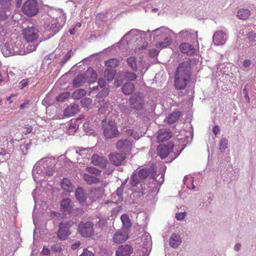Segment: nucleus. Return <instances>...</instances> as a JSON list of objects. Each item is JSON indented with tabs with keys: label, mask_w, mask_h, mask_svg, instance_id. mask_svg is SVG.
<instances>
[{
	"label": "nucleus",
	"mask_w": 256,
	"mask_h": 256,
	"mask_svg": "<svg viewBox=\"0 0 256 256\" xmlns=\"http://www.w3.org/2000/svg\"><path fill=\"white\" fill-rule=\"evenodd\" d=\"M156 168L154 166L152 165L150 168H144L140 170H136L132 172L130 180V184L132 187H136L138 184H140L141 188L138 190L135 191L134 192V196H135V195L138 197L143 196L145 193L146 184H142V182L149 176H150L152 179L154 180L160 184L163 183L164 181V173L161 172L160 176L158 179V178L159 175L156 176Z\"/></svg>",
	"instance_id": "nucleus-1"
},
{
	"label": "nucleus",
	"mask_w": 256,
	"mask_h": 256,
	"mask_svg": "<svg viewBox=\"0 0 256 256\" xmlns=\"http://www.w3.org/2000/svg\"><path fill=\"white\" fill-rule=\"evenodd\" d=\"M191 73V65L188 62H184L178 64L175 72L174 86L176 90H184L190 80Z\"/></svg>",
	"instance_id": "nucleus-2"
},
{
	"label": "nucleus",
	"mask_w": 256,
	"mask_h": 256,
	"mask_svg": "<svg viewBox=\"0 0 256 256\" xmlns=\"http://www.w3.org/2000/svg\"><path fill=\"white\" fill-rule=\"evenodd\" d=\"M38 30L33 26H28L23 29L22 34L24 39L27 42L26 44V49L28 52H32L36 50L38 46L42 40H38Z\"/></svg>",
	"instance_id": "nucleus-3"
},
{
	"label": "nucleus",
	"mask_w": 256,
	"mask_h": 256,
	"mask_svg": "<svg viewBox=\"0 0 256 256\" xmlns=\"http://www.w3.org/2000/svg\"><path fill=\"white\" fill-rule=\"evenodd\" d=\"M56 160L50 158H44L38 162L32 169L33 178H36V173L42 176L53 175L56 170Z\"/></svg>",
	"instance_id": "nucleus-4"
},
{
	"label": "nucleus",
	"mask_w": 256,
	"mask_h": 256,
	"mask_svg": "<svg viewBox=\"0 0 256 256\" xmlns=\"http://www.w3.org/2000/svg\"><path fill=\"white\" fill-rule=\"evenodd\" d=\"M102 126L106 138L112 139L118 136L119 132L114 120L106 118L102 120Z\"/></svg>",
	"instance_id": "nucleus-5"
},
{
	"label": "nucleus",
	"mask_w": 256,
	"mask_h": 256,
	"mask_svg": "<svg viewBox=\"0 0 256 256\" xmlns=\"http://www.w3.org/2000/svg\"><path fill=\"white\" fill-rule=\"evenodd\" d=\"M126 62L128 66L133 72H136L139 67L142 76H144L148 69L146 62H144L140 58L138 60V58L135 56L128 57L126 60Z\"/></svg>",
	"instance_id": "nucleus-6"
},
{
	"label": "nucleus",
	"mask_w": 256,
	"mask_h": 256,
	"mask_svg": "<svg viewBox=\"0 0 256 256\" xmlns=\"http://www.w3.org/2000/svg\"><path fill=\"white\" fill-rule=\"evenodd\" d=\"M129 104L131 108L136 110H141L146 106L145 98L142 92H135L129 98Z\"/></svg>",
	"instance_id": "nucleus-7"
},
{
	"label": "nucleus",
	"mask_w": 256,
	"mask_h": 256,
	"mask_svg": "<svg viewBox=\"0 0 256 256\" xmlns=\"http://www.w3.org/2000/svg\"><path fill=\"white\" fill-rule=\"evenodd\" d=\"M2 53L5 57H8L18 54L20 48L15 42L11 40L0 44Z\"/></svg>",
	"instance_id": "nucleus-8"
},
{
	"label": "nucleus",
	"mask_w": 256,
	"mask_h": 256,
	"mask_svg": "<svg viewBox=\"0 0 256 256\" xmlns=\"http://www.w3.org/2000/svg\"><path fill=\"white\" fill-rule=\"evenodd\" d=\"M74 224V222L70 220L63 221L59 224L57 236L60 240H64L68 239V236L71 234L70 228Z\"/></svg>",
	"instance_id": "nucleus-9"
},
{
	"label": "nucleus",
	"mask_w": 256,
	"mask_h": 256,
	"mask_svg": "<svg viewBox=\"0 0 256 256\" xmlns=\"http://www.w3.org/2000/svg\"><path fill=\"white\" fill-rule=\"evenodd\" d=\"M22 12L28 16L36 15L38 12V6L35 0H27L22 5Z\"/></svg>",
	"instance_id": "nucleus-10"
},
{
	"label": "nucleus",
	"mask_w": 256,
	"mask_h": 256,
	"mask_svg": "<svg viewBox=\"0 0 256 256\" xmlns=\"http://www.w3.org/2000/svg\"><path fill=\"white\" fill-rule=\"evenodd\" d=\"M78 230L82 236L90 238L94 232V224L90 222H81L79 224Z\"/></svg>",
	"instance_id": "nucleus-11"
},
{
	"label": "nucleus",
	"mask_w": 256,
	"mask_h": 256,
	"mask_svg": "<svg viewBox=\"0 0 256 256\" xmlns=\"http://www.w3.org/2000/svg\"><path fill=\"white\" fill-rule=\"evenodd\" d=\"M132 142L129 139H121L116 144V148L124 154H130L132 148Z\"/></svg>",
	"instance_id": "nucleus-12"
},
{
	"label": "nucleus",
	"mask_w": 256,
	"mask_h": 256,
	"mask_svg": "<svg viewBox=\"0 0 256 256\" xmlns=\"http://www.w3.org/2000/svg\"><path fill=\"white\" fill-rule=\"evenodd\" d=\"M174 146V144L172 142H169L167 145L160 144L157 148V154L162 159L165 158L172 154V150Z\"/></svg>",
	"instance_id": "nucleus-13"
},
{
	"label": "nucleus",
	"mask_w": 256,
	"mask_h": 256,
	"mask_svg": "<svg viewBox=\"0 0 256 256\" xmlns=\"http://www.w3.org/2000/svg\"><path fill=\"white\" fill-rule=\"evenodd\" d=\"M74 206V204L70 198H64L60 202V210L66 216H70L73 212Z\"/></svg>",
	"instance_id": "nucleus-14"
},
{
	"label": "nucleus",
	"mask_w": 256,
	"mask_h": 256,
	"mask_svg": "<svg viewBox=\"0 0 256 256\" xmlns=\"http://www.w3.org/2000/svg\"><path fill=\"white\" fill-rule=\"evenodd\" d=\"M12 0H0V20H4L10 14V5Z\"/></svg>",
	"instance_id": "nucleus-15"
},
{
	"label": "nucleus",
	"mask_w": 256,
	"mask_h": 256,
	"mask_svg": "<svg viewBox=\"0 0 256 256\" xmlns=\"http://www.w3.org/2000/svg\"><path fill=\"white\" fill-rule=\"evenodd\" d=\"M62 26L58 22L47 24L45 26V34L47 36V39L54 36L62 29Z\"/></svg>",
	"instance_id": "nucleus-16"
},
{
	"label": "nucleus",
	"mask_w": 256,
	"mask_h": 256,
	"mask_svg": "<svg viewBox=\"0 0 256 256\" xmlns=\"http://www.w3.org/2000/svg\"><path fill=\"white\" fill-rule=\"evenodd\" d=\"M228 38V34L222 31L218 30L213 35V42L215 45H223L226 42Z\"/></svg>",
	"instance_id": "nucleus-17"
},
{
	"label": "nucleus",
	"mask_w": 256,
	"mask_h": 256,
	"mask_svg": "<svg viewBox=\"0 0 256 256\" xmlns=\"http://www.w3.org/2000/svg\"><path fill=\"white\" fill-rule=\"evenodd\" d=\"M152 32H153L154 40H158L159 37L160 38H163L164 36H167L168 34L173 35L174 34L172 30L164 26L156 28L152 30Z\"/></svg>",
	"instance_id": "nucleus-18"
},
{
	"label": "nucleus",
	"mask_w": 256,
	"mask_h": 256,
	"mask_svg": "<svg viewBox=\"0 0 256 256\" xmlns=\"http://www.w3.org/2000/svg\"><path fill=\"white\" fill-rule=\"evenodd\" d=\"M128 230L122 229L116 232L113 237L114 242L118 244L124 242L128 238Z\"/></svg>",
	"instance_id": "nucleus-19"
},
{
	"label": "nucleus",
	"mask_w": 256,
	"mask_h": 256,
	"mask_svg": "<svg viewBox=\"0 0 256 256\" xmlns=\"http://www.w3.org/2000/svg\"><path fill=\"white\" fill-rule=\"evenodd\" d=\"M124 155V154L113 152L109 154V158L112 164L118 166L120 165L125 160L126 156Z\"/></svg>",
	"instance_id": "nucleus-20"
},
{
	"label": "nucleus",
	"mask_w": 256,
	"mask_h": 256,
	"mask_svg": "<svg viewBox=\"0 0 256 256\" xmlns=\"http://www.w3.org/2000/svg\"><path fill=\"white\" fill-rule=\"evenodd\" d=\"M134 252L132 246L128 244H123L120 246L116 250V256H130Z\"/></svg>",
	"instance_id": "nucleus-21"
},
{
	"label": "nucleus",
	"mask_w": 256,
	"mask_h": 256,
	"mask_svg": "<svg viewBox=\"0 0 256 256\" xmlns=\"http://www.w3.org/2000/svg\"><path fill=\"white\" fill-rule=\"evenodd\" d=\"M172 136V132L170 130L162 129L158 132L156 138L158 142H161L168 140Z\"/></svg>",
	"instance_id": "nucleus-22"
},
{
	"label": "nucleus",
	"mask_w": 256,
	"mask_h": 256,
	"mask_svg": "<svg viewBox=\"0 0 256 256\" xmlns=\"http://www.w3.org/2000/svg\"><path fill=\"white\" fill-rule=\"evenodd\" d=\"M91 162L95 166H98L100 168H104L106 166L107 160L102 156L94 154L92 156Z\"/></svg>",
	"instance_id": "nucleus-23"
},
{
	"label": "nucleus",
	"mask_w": 256,
	"mask_h": 256,
	"mask_svg": "<svg viewBox=\"0 0 256 256\" xmlns=\"http://www.w3.org/2000/svg\"><path fill=\"white\" fill-rule=\"evenodd\" d=\"M180 49L183 54H186L188 56H192L196 52L194 46L188 43L184 42L180 44Z\"/></svg>",
	"instance_id": "nucleus-24"
},
{
	"label": "nucleus",
	"mask_w": 256,
	"mask_h": 256,
	"mask_svg": "<svg viewBox=\"0 0 256 256\" xmlns=\"http://www.w3.org/2000/svg\"><path fill=\"white\" fill-rule=\"evenodd\" d=\"M78 111L79 106L76 104H72L64 110V116L66 117H70L74 116Z\"/></svg>",
	"instance_id": "nucleus-25"
},
{
	"label": "nucleus",
	"mask_w": 256,
	"mask_h": 256,
	"mask_svg": "<svg viewBox=\"0 0 256 256\" xmlns=\"http://www.w3.org/2000/svg\"><path fill=\"white\" fill-rule=\"evenodd\" d=\"M182 242V238L178 234H172L169 240V244L174 248H177Z\"/></svg>",
	"instance_id": "nucleus-26"
},
{
	"label": "nucleus",
	"mask_w": 256,
	"mask_h": 256,
	"mask_svg": "<svg viewBox=\"0 0 256 256\" xmlns=\"http://www.w3.org/2000/svg\"><path fill=\"white\" fill-rule=\"evenodd\" d=\"M75 196L78 202L82 204H86V196L82 188H78L75 192Z\"/></svg>",
	"instance_id": "nucleus-27"
},
{
	"label": "nucleus",
	"mask_w": 256,
	"mask_h": 256,
	"mask_svg": "<svg viewBox=\"0 0 256 256\" xmlns=\"http://www.w3.org/2000/svg\"><path fill=\"white\" fill-rule=\"evenodd\" d=\"M84 75L86 78V82L90 83V86L97 80V74L92 68H88Z\"/></svg>",
	"instance_id": "nucleus-28"
},
{
	"label": "nucleus",
	"mask_w": 256,
	"mask_h": 256,
	"mask_svg": "<svg viewBox=\"0 0 256 256\" xmlns=\"http://www.w3.org/2000/svg\"><path fill=\"white\" fill-rule=\"evenodd\" d=\"M98 86H94L92 87L90 86L89 91L90 95L92 96L95 94L101 88H106V82L103 78H98Z\"/></svg>",
	"instance_id": "nucleus-29"
},
{
	"label": "nucleus",
	"mask_w": 256,
	"mask_h": 256,
	"mask_svg": "<svg viewBox=\"0 0 256 256\" xmlns=\"http://www.w3.org/2000/svg\"><path fill=\"white\" fill-rule=\"evenodd\" d=\"M134 90V85L130 82H126L122 87V90L124 95L132 94Z\"/></svg>",
	"instance_id": "nucleus-30"
},
{
	"label": "nucleus",
	"mask_w": 256,
	"mask_h": 256,
	"mask_svg": "<svg viewBox=\"0 0 256 256\" xmlns=\"http://www.w3.org/2000/svg\"><path fill=\"white\" fill-rule=\"evenodd\" d=\"M86 82V76L84 74H80L73 80L72 86L76 88H79Z\"/></svg>",
	"instance_id": "nucleus-31"
},
{
	"label": "nucleus",
	"mask_w": 256,
	"mask_h": 256,
	"mask_svg": "<svg viewBox=\"0 0 256 256\" xmlns=\"http://www.w3.org/2000/svg\"><path fill=\"white\" fill-rule=\"evenodd\" d=\"M172 36L167 35L164 36V41L162 42H157L156 46L157 48H164L170 46L172 42Z\"/></svg>",
	"instance_id": "nucleus-32"
},
{
	"label": "nucleus",
	"mask_w": 256,
	"mask_h": 256,
	"mask_svg": "<svg viewBox=\"0 0 256 256\" xmlns=\"http://www.w3.org/2000/svg\"><path fill=\"white\" fill-rule=\"evenodd\" d=\"M178 34L180 35H183L182 37L184 39L188 40L189 38H198V32H193L191 30H182Z\"/></svg>",
	"instance_id": "nucleus-33"
},
{
	"label": "nucleus",
	"mask_w": 256,
	"mask_h": 256,
	"mask_svg": "<svg viewBox=\"0 0 256 256\" xmlns=\"http://www.w3.org/2000/svg\"><path fill=\"white\" fill-rule=\"evenodd\" d=\"M120 220L122 223V230H127L130 232V228H131L132 223L128 216L126 214H123L120 216Z\"/></svg>",
	"instance_id": "nucleus-34"
},
{
	"label": "nucleus",
	"mask_w": 256,
	"mask_h": 256,
	"mask_svg": "<svg viewBox=\"0 0 256 256\" xmlns=\"http://www.w3.org/2000/svg\"><path fill=\"white\" fill-rule=\"evenodd\" d=\"M62 188L66 192H70L73 191V186L70 181L67 178H63L61 183Z\"/></svg>",
	"instance_id": "nucleus-35"
},
{
	"label": "nucleus",
	"mask_w": 256,
	"mask_h": 256,
	"mask_svg": "<svg viewBox=\"0 0 256 256\" xmlns=\"http://www.w3.org/2000/svg\"><path fill=\"white\" fill-rule=\"evenodd\" d=\"M143 240V248L146 250V252H150L151 250L152 241L151 236L149 234H146Z\"/></svg>",
	"instance_id": "nucleus-36"
},
{
	"label": "nucleus",
	"mask_w": 256,
	"mask_h": 256,
	"mask_svg": "<svg viewBox=\"0 0 256 256\" xmlns=\"http://www.w3.org/2000/svg\"><path fill=\"white\" fill-rule=\"evenodd\" d=\"M134 72L126 70L122 73V76L124 79L128 82L134 81L136 80L138 76Z\"/></svg>",
	"instance_id": "nucleus-37"
},
{
	"label": "nucleus",
	"mask_w": 256,
	"mask_h": 256,
	"mask_svg": "<svg viewBox=\"0 0 256 256\" xmlns=\"http://www.w3.org/2000/svg\"><path fill=\"white\" fill-rule=\"evenodd\" d=\"M250 16V11L247 8H240L238 11L237 16L242 20H247Z\"/></svg>",
	"instance_id": "nucleus-38"
},
{
	"label": "nucleus",
	"mask_w": 256,
	"mask_h": 256,
	"mask_svg": "<svg viewBox=\"0 0 256 256\" xmlns=\"http://www.w3.org/2000/svg\"><path fill=\"white\" fill-rule=\"evenodd\" d=\"M180 112H173L167 118L168 122L170 124H173L175 122H176L180 117Z\"/></svg>",
	"instance_id": "nucleus-39"
},
{
	"label": "nucleus",
	"mask_w": 256,
	"mask_h": 256,
	"mask_svg": "<svg viewBox=\"0 0 256 256\" xmlns=\"http://www.w3.org/2000/svg\"><path fill=\"white\" fill-rule=\"evenodd\" d=\"M84 179L89 184H97L100 182L98 178L88 174H84Z\"/></svg>",
	"instance_id": "nucleus-40"
},
{
	"label": "nucleus",
	"mask_w": 256,
	"mask_h": 256,
	"mask_svg": "<svg viewBox=\"0 0 256 256\" xmlns=\"http://www.w3.org/2000/svg\"><path fill=\"white\" fill-rule=\"evenodd\" d=\"M96 22L98 26H104L106 22V16L104 14H98L96 16Z\"/></svg>",
	"instance_id": "nucleus-41"
},
{
	"label": "nucleus",
	"mask_w": 256,
	"mask_h": 256,
	"mask_svg": "<svg viewBox=\"0 0 256 256\" xmlns=\"http://www.w3.org/2000/svg\"><path fill=\"white\" fill-rule=\"evenodd\" d=\"M115 74L116 71L112 68H106L104 72V76L108 81H112Z\"/></svg>",
	"instance_id": "nucleus-42"
},
{
	"label": "nucleus",
	"mask_w": 256,
	"mask_h": 256,
	"mask_svg": "<svg viewBox=\"0 0 256 256\" xmlns=\"http://www.w3.org/2000/svg\"><path fill=\"white\" fill-rule=\"evenodd\" d=\"M86 93V91L84 89H78L73 92L72 96L74 99L79 100L84 97Z\"/></svg>",
	"instance_id": "nucleus-43"
},
{
	"label": "nucleus",
	"mask_w": 256,
	"mask_h": 256,
	"mask_svg": "<svg viewBox=\"0 0 256 256\" xmlns=\"http://www.w3.org/2000/svg\"><path fill=\"white\" fill-rule=\"evenodd\" d=\"M109 92L110 90L108 88L106 87L100 88L95 94L98 98H102L108 96Z\"/></svg>",
	"instance_id": "nucleus-44"
},
{
	"label": "nucleus",
	"mask_w": 256,
	"mask_h": 256,
	"mask_svg": "<svg viewBox=\"0 0 256 256\" xmlns=\"http://www.w3.org/2000/svg\"><path fill=\"white\" fill-rule=\"evenodd\" d=\"M120 60L115 58L110 59L105 62V65L107 67L116 68L118 66Z\"/></svg>",
	"instance_id": "nucleus-45"
},
{
	"label": "nucleus",
	"mask_w": 256,
	"mask_h": 256,
	"mask_svg": "<svg viewBox=\"0 0 256 256\" xmlns=\"http://www.w3.org/2000/svg\"><path fill=\"white\" fill-rule=\"evenodd\" d=\"M80 120V118H78L76 121H74V123H73L72 121H70V123L69 126V129L68 130V132L70 134H73L76 130H77L78 128V124H76V122H78Z\"/></svg>",
	"instance_id": "nucleus-46"
},
{
	"label": "nucleus",
	"mask_w": 256,
	"mask_h": 256,
	"mask_svg": "<svg viewBox=\"0 0 256 256\" xmlns=\"http://www.w3.org/2000/svg\"><path fill=\"white\" fill-rule=\"evenodd\" d=\"M228 140L225 138H222L220 140L219 149L221 152H223L227 148Z\"/></svg>",
	"instance_id": "nucleus-47"
},
{
	"label": "nucleus",
	"mask_w": 256,
	"mask_h": 256,
	"mask_svg": "<svg viewBox=\"0 0 256 256\" xmlns=\"http://www.w3.org/2000/svg\"><path fill=\"white\" fill-rule=\"evenodd\" d=\"M120 109L122 114L127 116H130L132 112V109L131 108L130 106L128 107L126 105L122 106Z\"/></svg>",
	"instance_id": "nucleus-48"
},
{
	"label": "nucleus",
	"mask_w": 256,
	"mask_h": 256,
	"mask_svg": "<svg viewBox=\"0 0 256 256\" xmlns=\"http://www.w3.org/2000/svg\"><path fill=\"white\" fill-rule=\"evenodd\" d=\"M256 37V33L254 31H250L247 34V38L249 42H251L252 44H256L255 38Z\"/></svg>",
	"instance_id": "nucleus-49"
},
{
	"label": "nucleus",
	"mask_w": 256,
	"mask_h": 256,
	"mask_svg": "<svg viewBox=\"0 0 256 256\" xmlns=\"http://www.w3.org/2000/svg\"><path fill=\"white\" fill-rule=\"evenodd\" d=\"M125 132L128 136H130L131 138L136 140H138L140 138V136L138 134L137 132L132 130L127 129L126 130Z\"/></svg>",
	"instance_id": "nucleus-50"
},
{
	"label": "nucleus",
	"mask_w": 256,
	"mask_h": 256,
	"mask_svg": "<svg viewBox=\"0 0 256 256\" xmlns=\"http://www.w3.org/2000/svg\"><path fill=\"white\" fill-rule=\"evenodd\" d=\"M70 94L69 92L61 93L56 96V100L58 102H62L68 98L70 97Z\"/></svg>",
	"instance_id": "nucleus-51"
},
{
	"label": "nucleus",
	"mask_w": 256,
	"mask_h": 256,
	"mask_svg": "<svg viewBox=\"0 0 256 256\" xmlns=\"http://www.w3.org/2000/svg\"><path fill=\"white\" fill-rule=\"evenodd\" d=\"M72 54V50H70L62 58L60 62V64L62 66L70 58Z\"/></svg>",
	"instance_id": "nucleus-52"
},
{
	"label": "nucleus",
	"mask_w": 256,
	"mask_h": 256,
	"mask_svg": "<svg viewBox=\"0 0 256 256\" xmlns=\"http://www.w3.org/2000/svg\"><path fill=\"white\" fill-rule=\"evenodd\" d=\"M90 150V148H84L82 147L78 148L76 152L80 156L85 157V154H87L88 152Z\"/></svg>",
	"instance_id": "nucleus-53"
},
{
	"label": "nucleus",
	"mask_w": 256,
	"mask_h": 256,
	"mask_svg": "<svg viewBox=\"0 0 256 256\" xmlns=\"http://www.w3.org/2000/svg\"><path fill=\"white\" fill-rule=\"evenodd\" d=\"M138 33H144V32L140 31L137 29H132L129 31L122 38H126V37L129 35H130L132 36H138Z\"/></svg>",
	"instance_id": "nucleus-54"
},
{
	"label": "nucleus",
	"mask_w": 256,
	"mask_h": 256,
	"mask_svg": "<svg viewBox=\"0 0 256 256\" xmlns=\"http://www.w3.org/2000/svg\"><path fill=\"white\" fill-rule=\"evenodd\" d=\"M124 187L122 186H120L118 189L116 190V196L118 197V201H122L123 200V192H124Z\"/></svg>",
	"instance_id": "nucleus-55"
},
{
	"label": "nucleus",
	"mask_w": 256,
	"mask_h": 256,
	"mask_svg": "<svg viewBox=\"0 0 256 256\" xmlns=\"http://www.w3.org/2000/svg\"><path fill=\"white\" fill-rule=\"evenodd\" d=\"M92 102V100L90 98H85L80 100L82 106L87 108L90 106Z\"/></svg>",
	"instance_id": "nucleus-56"
},
{
	"label": "nucleus",
	"mask_w": 256,
	"mask_h": 256,
	"mask_svg": "<svg viewBox=\"0 0 256 256\" xmlns=\"http://www.w3.org/2000/svg\"><path fill=\"white\" fill-rule=\"evenodd\" d=\"M32 142H29L28 144H23L20 146V150L24 155L26 154V151L30 148Z\"/></svg>",
	"instance_id": "nucleus-57"
},
{
	"label": "nucleus",
	"mask_w": 256,
	"mask_h": 256,
	"mask_svg": "<svg viewBox=\"0 0 256 256\" xmlns=\"http://www.w3.org/2000/svg\"><path fill=\"white\" fill-rule=\"evenodd\" d=\"M88 172L90 174L96 176L100 175L101 170L94 167H88L87 168Z\"/></svg>",
	"instance_id": "nucleus-58"
},
{
	"label": "nucleus",
	"mask_w": 256,
	"mask_h": 256,
	"mask_svg": "<svg viewBox=\"0 0 256 256\" xmlns=\"http://www.w3.org/2000/svg\"><path fill=\"white\" fill-rule=\"evenodd\" d=\"M84 214V211L82 208H76L73 209V212L72 213L70 216H82Z\"/></svg>",
	"instance_id": "nucleus-59"
},
{
	"label": "nucleus",
	"mask_w": 256,
	"mask_h": 256,
	"mask_svg": "<svg viewBox=\"0 0 256 256\" xmlns=\"http://www.w3.org/2000/svg\"><path fill=\"white\" fill-rule=\"evenodd\" d=\"M51 250L54 252H60L62 251V245L60 244H56L52 246Z\"/></svg>",
	"instance_id": "nucleus-60"
},
{
	"label": "nucleus",
	"mask_w": 256,
	"mask_h": 256,
	"mask_svg": "<svg viewBox=\"0 0 256 256\" xmlns=\"http://www.w3.org/2000/svg\"><path fill=\"white\" fill-rule=\"evenodd\" d=\"M106 224V220L104 218H98V221L96 222V224L100 228H102Z\"/></svg>",
	"instance_id": "nucleus-61"
},
{
	"label": "nucleus",
	"mask_w": 256,
	"mask_h": 256,
	"mask_svg": "<svg viewBox=\"0 0 256 256\" xmlns=\"http://www.w3.org/2000/svg\"><path fill=\"white\" fill-rule=\"evenodd\" d=\"M159 53V50L156 49H152L149 52V56L152 58H154L157 56Z\"/></svg>",
	"instance_id": "nucleus-62"
},
{
	"label": "nucleus",
	"mask_w": 256,
	"mask_h": 256,
	"mask_svg": "<svg viewBox=\"0 0 256 256\" xmlns=\"http://www.w3.org/2000/svg\"><path fill=\"white\" fill-rule=\"evenodd\" d=\"M80 256H94V254L86 248H84L82 253Z\"/></svg>",
	"instance_id": "nucleus-63"
},
{
	"label": "nucleus",
	"mask_w": 256,
	"mask_h": 256,
	"mask_svg": "<svg viewBox=\"0 0 256 256\" xmlns=\"http://www.w3.org/2000/svg\"><path fill=\"white\" fill-rule=\"evenodd\" d=\"M186 216V213L184 212H180V213H177L176 215V218L178 220H183Z\"/></svg>",
	"instance_id": "nucleus-64"
}]
</instances>
